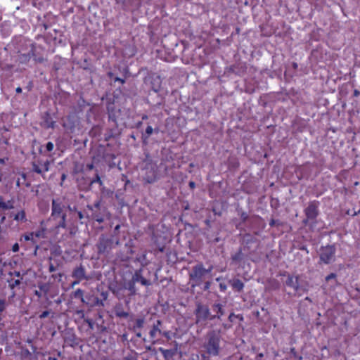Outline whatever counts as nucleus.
I'll return each mask as SVG.
<instances>
[{"instance_id": "obj_1", "label": "nucleus", "mask_w": 360, "mask_h": 360, "mask_svg": "<svg viewBox=\"0 0 360 360\" xmlns=\"http://www.w3.org/2000/svg\"><path fill=\"white\" fill-rule=\"evenodd\" d=\"M67 214L65 207L60 199H53L51 202V214L50 219L56 221L53 231L58 233L60 229H65Z\"/></svg>"}, {"instance_id": "obj_2", "label": "nucleus", "mask_w": 360, "mask_h": 360, "mask_svg": "<svg viewBox=\"0 0 360 360\" xmlns=\"http://www.w3.org/2000/svg\"><path fill=\"white\" fill-rule=\"evenodd\" d=\"M210 271L211 269H206L202 263L198 264L193 267L192 271L189 274L190 280L195 283L193 285H200L203 276Z\"/></svg>"}, {"instance_id": "obj_3", "label": "nucleus", "mask_w": 360, "mask_h": 360, "mask_svg": "<svg viewBox=\"0 0 360 360\" xmlns=\"http://www.w3.org/2000/svg\"><path fill=\"white\" fill-rule=\"evenodd\" d=\"M320 261L326 264L335 261V248L333 245H328L321 248L319 251Z\"/></svg>"}, {"instance_id": "obj_4", "label": "nucleus", "mask_w": 360, "mask_h": 360, "mask_svg": "<svg viewBox=\"0 0 360 360\" xmlns=\"http://www.w3.org/2000/svg\"><path fill=\"white\" fill-rule=\"evenodd\" d=\"M207 352L210 355L216 356L219 350V338L215 334L209 336L208 342L205 345Z\"/></svg>"}, {"instance_id": "obj_5", "label": "nucleus", "mask_w": 360, "mask_h": 360, "mask_svg": "<svg viewBox=\"0 0 360 360\" xmlns=\"http://www.w3.org/2000/svg\"><path fill=\"white\" fill-rule=\"evenodd\" d=\"M161 326L162 321L160 320H157L149 332V337L153 343H155L158 336L159 335H163L165 337L167 336V332H162L160 328Z\"/></svg>"}, {"instance_id": "obj_6", "label": "nucleus", "mask_w": 360, "mask_h": 360, "mask_svg": "<svg viewBox=\"0 0 360 360\" xmlns=\"http://www.w3.org/2000/svg\"><path fill=\"white\" fill-rule=\"evenodd\" d=\"M113 241L111 238H106L103 235H102L99 241L97 244V249L98 253H105L108 252L112 248Z\"/></svg>"}, {"instance_id": "obj_7", "label": "nucleus", "mask_w": 360, "mask_h": 360, "mask_svg": "<svg viewBox=\"0 0 360 360\" xmlns=\"http://www.w3.org/2000/svg\"><path fill=\"white\" fill-rule=\"evenodd\" d=\"M210 310L207 306L198 304L195 310L196 323L205 321L210 318Z\"/></svg>"}, {"instance_id": "obj_8", "label": "nucleus", "mask_w": 360, "mask_h": 360, "mask_svg": "<svg viewBox=\"0 0 360 360\" xmlns=\"http://www.w3.org/2000/svg\"><path fill=\"white\" fill-rule=\"evenodd\" d=\"M49 165L50 162L48 160L46 161L37 160V161L32 162V170L39 174L43 175L49 170Z\"/></svg>"}, {"instance_id": "obj_9", "label": "nucleus", "mask_w": 360, "mask_h": 360, "mask_svg": "<svg viewBox=\"0 0 360 360\" xmlns=\"http://www.w3.org/2000/svg\"><path fill=\"white\" fill-rule=\"evenodd\" d=\"M131 279L133 280L134 282L140 283L142 285L144 286H149L151 285L150 281L146 279L143 276L142 268L135 271Z\"/></svg>"}, {"instance_id": "obj_10", "label": "nucleus", "mask_w": 360, "mask_h": 360, "mask_svg": "<svg viewBox=\"0 0 360 360\" xmlns=\"http://www.w3.org/2000/svg\"><path fill=\"white\" fill-rule=\"evenodd\" d=\"M41 125L45 129H54L56 127V121L49 112H45L42 117Z\"/></svg>"}, {"instance_id": "obj_11", "label": "nucleus", "mask_w": 360, "mask_h": 360, "mask_svg": "<svg viewBox=\"0 0 360 360\" xmlns=\"http://www.w3.org/2000/svg\"><path fill=\"white\" fill-rule=\"evenodd\" d=\"M72 277L82 281L89 279V277L86 276L85 268L82 264L73 269Z\"/></svg>"}, {"instance_id": "obj_12", "label": "nucleus", "mask_w": 360, "mask_h": 360, "mask_svg": "<svg viewBox=\"0 0 360 360\" xmlns=\"http://www.w3.org/2000/svg\"><path fill=\"white\" fill-rule=\"evenodd\" d=\"M7 283L8 284V288L11 290V295L10 296V298L13 299L16 295V293L15 291V288L21 283L20 279H19V278L15 279L12 277H10V278H7Z\"/></svg>"}, {"instance_id": "obj_13", "label": "nucleus", "mask_w": 360, "mask_h": 360, "mask_svg": "<svg viewBox=\"0 0 360 360\" xmlns=\"http://www.w3.org/2000/svg\"><path fill=\"white\" fill-rule=\"evenodd\" d=\"M305 214L308 219H314L317 216V205L311 202L305 210Z\"/></svg>"}, {"instance_id": "obj_14", "label": "nucleus", "mask_w": 360, "mask_h": 360, "mask_svg": "<svg viewBox=\"0 0 360 360\" xmlns=\"http://www.w3.org/2000/svg\"><path fill=\"white\" fill-rule=\"evenodd\" d=\"M34 46L32 45L31 50L27 53H21L18 56V60L20 63L26 64L27 63L31 58L34 56Z\"/></svg>"}, {"instance_id": "obj_15", "label": "nucleus", "mask_w": 360, "mask_h": 360, "mask_svg": "<svg viewBox=\"0 0 360 360\" xmlns=\"http://www.w3.org/2000/svg\"><path fill=\"white\" fill-rule=\"evenodd\" d=\"M159 351L163 355L165 360H174V356L176 353V349H167L160 347Z\"/></svg>"}, {"instance_id": "obj_16", "label": "nucleus", "mask_w": 360, "mask_h": 360, "mask_svg": "<svg viewBox=\"0 0 360 360\" xmlns=\"http://www.w3.org/2000/svg\"><path fill=\"white\" fill-rule=\"evenodd\" d=\"M20 241H30L33 245L36 246V248H38V245L37 240L34 238V232H29L21 236L20 238Z\"/></svg>"}, {"instance_id": "obj_17", "label": "nucleus", "mask_w": 360, "mask_h": 360, "mask_svg": "<svg viewBox=\"0 0 360 360\" xmlns=\"http://www.w3.org/2000/svg\"><path fill=\"white\" fill-rule=\"evenodd\" d=\"M115 314L117 317L126 319L129 316V313L125 311L122 304H118L115 307Z\"/></svg>"}, {"instance_id": "obj_18", "label": "nucleus", "mask_w": 360, "mask_h": 360, "mask_svg": "<svg viewBox=\"0 0 360 360\" xmlns=\"http://www.w3.org/2000/svg\"><path fill=\"white\" fill-rule=\"evenodd\" d=\"M44 221H41V223H40V226H41V228L34 232V238L36 237V238H44L45 237V232H46V227L44 226Z\"/></svg>"}, {"instance_id": "obj_19", "label": "nucleus", "mask_w": 360, "mask_h": 360, "mask_svg": "<svg viewBox=\"0 0 360 360\" xmlns=\"http://www.w3.org/2000/svg\"><path fill=\"white\" fill-rule=\"evenodd\" d=\"M286 284L288 285V286H290L292 288H293L295 290H297L298 288V280H297V277H294V276H289L287 281H286Z\"/></svg>"}, {"instance_id": "obj_20", "label": "nucleus", "mask_w": 360, "mask_h": 360, "mask_svg": "<svg viewBox=\"0 0 360 360\" xmlns=\"http://www.w3.org/2000/svg\"><path fill=\"white\" fill-rule=\"evenodd\" d=\"M13 219L17 221H21L25 222L27 221L26 219V214L25 210H22L20 212H18L17 214H15L13 217Z\"/></svg>"}, {"instance_id": "obj_21", "label": "nucleus", "mask_w": 360, "mask_h": 360, "mask_svg": "<svg viewBox=\"0 0 360 360\" xmlns=\"http://www.w3.org/2000/svg\"><path fill=\"white\" fill-rule=\"evenodd\" d=\"M72 297L75 299H79L82 303H85L84 298V290L78 288L72 293Z\"/></svg>"}, {"instance_id": "obj_22", "label": "nucleus", "mask_w": 360, "mask_h": 360, "mask_svg": "<svg viewBox=\"0 0 360 360\" xmlns=\"http://www.w3.org/2000/svg\"><path fill=\"white\" fill-rule=\"evenodd\" d=\"M0 208L3 210H11L13 208V202L10 200L5 202L2 197H0Z\"/></svg>"}, {"instance_id": "obj_23", "label": "nucleus", "mask_w": 360, "mask_h": 360, "mask_svg": "<svg viewBox=\"0 0 360 360\" xmlns=\"http://www.w3.org/2000/svg\"><path fill=\"white\" fill-rule=\"evenodd\" d=\"M144 180L148 184H152L156 181L157 175L155 171L153 170L151 174H146L144 176Z\"/></svg>"}, {"instance_id": "obj_24", "label": "nucleus", "mask_w": 360, "mask_h": 360, "mask_svg": "<svg viewBox=\"0 0 360 360\" xmlns=\"http://www.w3.org/2000/svg\"><path fill=\"white\" fill-rule=\"evenodd\" d=\"M336 277H337V275L335 274L331 273L326 277V281L327 282L333 281V285H335L338 283Z\"/></svg>"}, {"instance_id": "obj_25", "label": "nucleus", "mask_w": 360, "mask_h": 360, "mask_svg": "<svg viewBox=\"0 0 360 360\" xmlns=\"http://www.w3.org/2000/svg\"><path fill=\"white\" fill-rule=\"evenodd\" d=\"M128 290L130 292L131 295H135L136 294V287H135V282L131 281L128 283Z\"/></svg>"}, {"instance_id": "obj_26", "label": "nucleus", "mask_w": 360, "mask_h": 360, "mask_svg": "<svg viewBox=\"0 0 360 360\" xmlns=\"http://www.w3.org/2000/svg\"><path fill=\"white\" fill-rule=\"evenodd\" d=\"M95 183L98 184L100 186H103V183L101 179V177L98 173L96 174L95 177L91 181V184H94Z\"/></svg>"}, {"instance_id": "obj_27", "label": "nucleus", "mask_w": 360, "mask_h": 360, "mask_svg": "<svg viewBox=\"0 0 360 360\" xmlns=\"http://www.w3.org/2000/svg\"><path fill=\"white\" fill-rule=\"evenodd\" d=\"M8 275L12 278L14 276L17 277L18 278L20 279V281L22 279V275L18 271H10V272H8Z\"/></svg>"}, {"instance_id": "obj_28", "label": "nucleus", "mask_w": 360, "mask_h": 360, "mask_svg": "<svg viewBox=\"0 0 360 360\" xmlns=\"http://www.w3.org/2000/svg\"><path fill=\"white\" fill-rule=\"evenodd\" d=\"M233 286L237 290H240L243 288V283L239 280L234 281L233 282Z\"/></svg>"}, {"instance_id": "obj_29", "label": "nucleus", "mask_w": 360, "mask_h": 360, "mask_svg": "<svg viewBox=\"0 0 360 360\" xmlns=\"http://www.w3.org/2000/svg\"><path fill=\"white\" fill-rule=\"evenodd\" d=\"M84 322H86L89 326V328L90 330H94V321L93 319H84Z\"/></svg>"}, {"instance_id": "obj_30", "label": "nucleus", "mask_w": 360, "mask_h": 360, "mask_svg": "<svg viewBox=\"0 0 360 360\" xmlns=\"http://www.w3.org/2000/svg\"><path fill=\"white\" fill-rule=\"evenodd\" d=\"M144 321L143 319H138L135 322V327L138 328H141L143 326Z\"/></svg>"}, {"instance_id": "obj_31", "label": "nucleus", "mask_w": 360, "mask_h": 360, "mask_svg": "<svg viewBox=\"0 0 360 360\" xmlns=\"http://www.w3.org/2000/svg\"><path fill=\"white\" fill-rule=\"evenodd\" d=\"M45 148H46V150L47 152H51L53 150V148H54V145H53V143L52 142L49 141L45 145Z\"/></svg>"}, {"instance_id": "obj_32", "label": "nucleus", "mask_w": 360, "mask_h": 360, "mask_svg": "<svg viewBox=\"0 0 360 360\" xmlns=\"http://www.w3.org/2000/svg\"><path fill=\"white\" fill-rule=\"evenodd\" d=\"M75 314L80 319H85V313L84 311L82 309H79L75 311Z\"/></svg>"}, {"instance_id": "obj_33", "label": "nucleus", "mask_w": 360, "mask_h": 360, "mask_svg": "<svg viewBox=\"0 0 360 360\" xmlns=\"http://www.w3.org/2000/svg\"><path fill=\"white\" fill-rule=\"evenodd\" d=\"M213 308H214V310L217 311V316H221L223 314V312L221 311V305L219 304H214L213 306Z\"/></svg>"}, {"instance_id": "obj_34", "label": "nucleus", "mask_w": 360, "mask_h": 360, "mask_svg": "<svg viewBox=\"0 0 360 360\" xmlns=\"http://www.w3.org/2000/svg\"><path fill=\"white\" fill-rule=\"evenodd\" d=\"M65 342H70V345H72L73 344H75V335H72L71 338H65Z\"/></svg>"}, {"instance_id": "obj_35", "label": "nucleus", "mask_w": 360, "mask_h": 360, "mask_svg": "<svg viewBox=\"0 0 360 360\" xmlns=\"http://www.w3.org/2000/svg\"><path fill=\"white\" fill-rule=\"evenodd\" d=\"M153 129L151 126H148L146 127V134L147 136H150L153 134Z\"/></svg>"}, {"instance_id": "obj_36", "label": "nucleus", "mask_w": 360, "mask_h": 360, "mask_svg": "<svg viewBox=\"0 0 360 360\" xmlns=\"http://www.w3.org/2000/svg\"><path fill=\"white\" fill-rule=\"evenodd\" d=\"M50 314V311L46 310V311H43L39 316V319H45Z\"/></svg>"}, {"instance_id": "obj_37", "label": "nucleus", "mask_w": 360, "mask_h": 360, "mask_svg": "<svg viewBox=\"0 0 360 360\" xmlns=\"http://www.w3.org/2000/svg\"><path fill=\"white\" fill-rule=\"evenodd\" d=\"M94 304L98 306H103V302L102 300H99L98 297H94Z\"/></svg>"}, {"instance_id": "obj_38", "label": "nucleus", "mask_w": 360, "mask_h": 360, "mask_svg": "<svg viewBox=\"0 0 360 360\" xmlns=\"http://www.w3.org/2000/svg\"><path fill=\"white\" fill-rule=\"evenodd\" d=\"M19 249H20V247H19V245H18V243H15V244L13 245V246H12V251L13 252H18Z\"/></svg>"}, {"instance_id": "obj_39", "label": "nucleus", "mask_w": 360, "mask_h": 360, "mask_svg": "<svg viewBox=\"0 0 360 360\" xmlns=\"http://www.w3.org/2000/svg\"><path fill=\"white\" fill-rule=\"evenodd\" d=\"M40 290L44 291V293H46L48 292V288L46 285L42 284L39 286Z\"/></svg>"}, {"instance_id": "obj_40", "label": "nucleus", "mask_w": 360, "mask_h": 360, "mask_svg": "<svg viewBox=\"0 0 360 360\" xmlns=\"http://www.w3.org/2000/svg\"><path fill=\"white\" fill-rule=\"evenodd\" d=\"M56 270V267L52 263H51L49 265V272H53Z\"/></svg>"}, {"instance_id": "obj_41", "label": "nucleus", "mask_w": 360, "mask_h": 360, "mask_svg": "<svg viewBox=\"0 0 360 360\" xmlns=\"http://www.w3.org/2000/svg\"><path fill=\"white\" fill-rule=\"evenodd\" d=\"M94 218H95L96 221H98V223H102L104 221V219L103 217L96 216Z\"/></svg>"}, {"instance_id": "obj_42", "label": "nucleus", "mask_w": 360, "mask_h": 360, "mask_svg": "<svg viewBox=\"0 0 360 360\" xmlns=\"http://www.w3.org/2000/svg\"><path fill=\"white\" fill-rule=\"evenodd\" d=\"M115 82H120L121 84H123L125 83V79L120 77H116L115 79Z\"/></svg>"}, {"instance_id": "obj_43", "label": "nucleus", "mask_w": 360, "mask_h": 360, "mask_svg": "<svg viewBox=\"0 0 360 360\" xmlns=\"http://www.w3.org/2000/svg\"><path fill=\"white\" fill-rule=\"evenodd\" d=\"M81 281H82V280L75 279V281L71 284L72 287H74L75 285H77L79 284V283Z\"/></svg>"}, {"instance_id": "obj_44", "label": "nucleus", "mask_w": 360, "mask_h": 360, "mask_svg": "<svg viewBox=\"0 0 360 360\" xmlns=\"http://www.w3.org/2000/svg\"><path fill=\"white\" fill-rule=\"evenodd\" d=\"M94 168V165L93 163L87 164L86 165V169L88 170H92Z\"/></svg>"}, {"instance_id": "obj_45", "label": "nucleus", "mask_w": 360, "mask_h": 360, "mask_svg": "<svg viewBox=\"0 0 360 360\" xmlns=\"http://www.w3.org/2000/svg\"><path fill=\"white\" fill-rule=\"evenodd\" d=\"M188 186L191 189H194L195 188V183L191 181L189 182Z\"/></svg>"}, {"instance_id": "obj_46", "label": "nucleus", "mask_w": 360, "mask_h": 360, "mask_svg": "<svg viewBox=\"0 0 360 360\" xmlns=\"http://www.w3.org/2000/svg\"><path fill=\"white\" fill-rule=\"evenodd\" d=\"M65 179H66V174H63L61 176V183H60L61 186L63 185V182L65 181Z\"/></svg>"}, {"instance_id": "obj_47", "label": "nucleus", "mask_w": 360, "mask_h": 360, "mask_svg": "<svg viewBox=\"0 0 360 360\" xmlns=\"http://www.w3.org/2000/svg\"><path fill=\"white\" fill-rule=\"evenodd\" d=\"M34 295H37L38 297H41L42 296L41 292L38 290L34 291Z\"/></svg>"}, {"instance_id": "obj_48", "label": "nucleus", "mask_w": 360, "mask_h": 360, "mask_svg": "<svg viewBox=\"0 0 360 360\" xmlns=\"http://www.w3.org/2000/svg\"><path fill=\"white\" fill-rule=\"evenodd\" d=\"M158 251L160 252H163L165 251V246L164 245L159 246L158 247Z\"/></svg>"}, {"instance_id": "obj_49", "label": "nucleus", "mask_w": 360, "mask_h": 360, "mask_svg": "<svg viewBox=\"0 0 360 360\" xmlns=\"http://www.w3.org/2000/svg\"><path fill=\"white\" fill-rule=\"evenodd\" d=\"M15 91L18 94H20L22 92V88L20 86H18L15 89Z\"/></svg>"}, {"instance_id": "obj_50", "label": "nucleus", "mask_w": 360, "mask_h": 360, "mask_svg": "<svg viewBox=\"0 0 360 360\" xmlns=\"http://www.w3.org/2000/svg\"><path fill=\"white\" fill-rule=\"evenodd\" d=\"M77 215L80 219H83V214L81 211L78 212Z\"/></svg>"}, {"instance_id": "obj_51", "label": "nucleus", "mask_w": 360, "mask_h": 360, "mask_svg": "<svg viewBox=\"0 0 360 360\" xmlns=\"http://www.w3.org/2000/svg\"><path fill=\"white\" fill-rule=\"evenodd\" d=\"M35 60L38 63H42L44 61L43 58H35Z\"/></svg>"}, {"instance_id": "obj_52", "label": "nucleus", "mask_w": 360, "mask_h": 360, "mask_svg": "<svg viewBox=\"0 0 360 360\" xmlns=\"http://www.w3.org/2000/svg\"><path fill=\"white\" fill-rule=\"evenodd\" d=\"M94 207H95L96 208H99V207H100V202H99V201H98V202H95V203H94Z\"/></svg>"}, {"instance_id": "obj_53", "label": "nucleus", "mask_w": 360, "mask_h": 360, "mask_svg": "<svg viewBox=\"0 0 360 360\" xmlns=\"http://www.w3.org/2000/svg\"><path fill=\"white\" fill-rule=\"evenodd\" d=\"M146 255L143 254L141 257H140V259H139L140 260L141 259L143 261V260H146Z\"/></svg>"}, {"instance_id": "obj_54", "label": "nucleus", "mask_w": 360, "mask_h": 360, "mask_svg": "<svg viewBox=\"0 0 360 360\" xmlns=\"http://www.w3.org/2000/svg\"><path fill=\"white\" fill-rule=\"evenodd\" d=\"M220 288L221 290H225V285L223 283H220Z\"/></svg>"}, {"instance_id": "obj_55", "label": "nucleus", "mask_w": 360, "mask_h": 360, "mask_svg": "<svg viewBox=\"0 0 360 360\" xmlns=\"http://www.w3.org/2000/svg\"><path fill=\"white\" fill-rule=\"evenodd\" d=\"M2 177H3V173H2L1 169L0 168V182L2 181Z\"/></svg>"}, {"instance_id": "obj_56", "label": "nucleus", "mask_w": 360, "mask_h": 360, "mask_svg": "<svg viewBox=\"0 0 360 360\" xmlns=\"http://www.w3.org/2000/svg\"><path fill=\"white\" fill-rule=\"evenodd\" d=\"M0 164H1V165L5 164V159L4 158H0Z\"/></svg>"}, {"instance_id": "obj_57", "label": "nucleus", "mask_w": 360, "mask_h": 360, "mask_svg": "<svg viewBox=\"0 0 360 360\" xmlns=\"http://www.w3.org/2000/svg\"><path fill=\"white\" fill-rule=\"evenodd\" d=\"M46 360H58L56 357L49 356Z\"/></svg>"}, {"instance_id": "obj_58", "label": "nucleus", "mask_w": 360, "mask_h": 360, "mask_svg": "<svg viewBox=\"0 0 360 360\" xmlns=\"http://www.w3.org/2000/svg\"><path fill=\"white\" fill-rule=\"evenodd\" d=\"M147 119H148V115H143L142 116V120H147Z\"/></svg>"}, {"instance_id": "obj_59", "label": "nucleus", "mask_w": 360, "mask_h": 360, "mask_svg": "<svg viewBox=\"0 0 360 360\" xmlns=\"http://www.w3.org/2000/svg\"><path fill=\"white\" fill-rule=\"evenodd\" d=\"M32 88V82L30 83L29 86H27L28 90L30 91Z\"/></svg>"}, {"instance_id": "obj_60", "label": "nucleus", "mask_w": 360, "mask_h": 360, "mask_svg": "<svg viewBox=\"0 0 360 360\" xmlns=\"http://www.w3.org/2000/svg\"><path fill=\"white\" fill-rule=\"evenodd\" d=\"M6 217L4 216L2 217L1 218V223H3L5 220Z\"/></svg>"}, {"instance_id": "obj_61", "label": "nucleus", "mask_w": 360, "mask_h": 360, "mask_svg": "<svg viewBox=\"0 0 360 360\" xmlns=\"http://www.w3.org/2000/svg\"><path fill=\"white\" fill-rule=\"evenodd\" d=\"M205 288H209V283H208L206 284Z\"/></svg>"}, {"instance_id": "obj_62", "label": "nucleus", "mask_w": 360, "mask_h": 360, "mask_svg": "<svg viewBox=\"0 0 360 360\" xmlns=\"http://www.w3.org/2000/svg\"><path fill=\"white\" fill-rule=\"evenodd\" d=\"M62 276H63V274H58V276H59V277H61Z\"/></svg>"}, {"instance_id": "obj_63", "label": "nucleus", "mask_w": 360, "mask_h": 360, "mask_svg": "<svg viewBox=\"0 0 360 360\" xmlns=\"http://www.w3.org/2000/svg\"><path fill=\"white\" fill-rule=\"evenodd\" d=\"M119 228H120V226H119V225H117V226H116V228H115V229H118Z\"/></svg>"}, {"instance_id": "obj_64", "label": "nucleus", "mask_w": 360, "mask_h": 360, "mask_svg": "<svg viewBox=\"0 0 360 360\" xmlns=\"http://www.w3.org/2000/svg\"><path fill=\"white\" fill-rule=\"evenodd\" d=\"M142 265H143H143H147V263H146V262L145 264H143V263H142Z\"/></svg>"}]
</instances>
